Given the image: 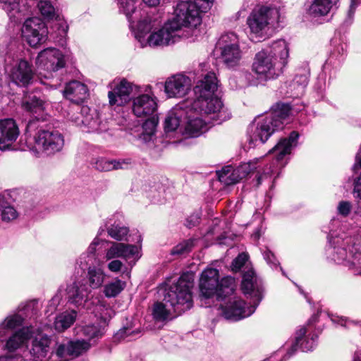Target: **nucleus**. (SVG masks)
I'll list each match as a JSON object with an SVG mask.
<instances>
[{"instance_id": "nucleus-1", "label": "nucleus", "mask_w": 361, "mask_h": 361, "mask_svg": "<svg viewBox=\"0 0 361 361\" xmlns=\"http://www.w3.org/2000/svg\"><path fill=\"white\" fill-rule=\"evenodd\" d=\"M217 78L214 73L207 74L195 87L196 99L192 108L201 114L210 115L219 123L230 118V114L224 107L221 99L215 94L217 90Z\"/></svg>"}, {"instance_id": "nucleus-2", "label": "nucleus", "mask_w": 361, "mask_h": 361, "mask_svg": "<svg viewBox=\"0 0 361 361\" xmlns=\"http://www.w3.org/2000/svg\"><path fill=\"white\" fill-rule=\"evenodd\" d=\"M290 111L288 104H278L269 113L256 118L248 128L250 143L255 144L257 141L264 143L276 130L283 128Z\"/></svg>"}, {"instance_id": "nucleus-3", "label": "nucleus", "mask_w": 361, "mask_h": 361, "mask_svg": "<svg viewBox=\"0 0 361 361\" xmlns=\"http://www.w3.org/2000/svg\"><path fill=\"white\" fill-rule=\"evenodd\" d=\"M288 54L287 43L282 39L278 40L256 54L252 70L260 80L274 79L279 75L276 67L277 58L284 65Z\"/></svg>"}, {"instance_id": "nucleus-4", "label": "nucleus", "mask_w": 361, "mask_h": 361, "mask_svg": "<svg viewBox=\"0 0 361 361\" xmlns=\"http://www.w3.org/2000/svg\"><path fill=\"white\" fill-rule=\"evenodd\" d=\"M152 20L149 17H145L137 25L136 38L140 42L142 47H163L174 43L179 38L178 25L173 24L169 20L157 31L145 38V35L153 28Z\"/></svg>"}, {"instance_id": "nucleus-5", "label": "nucleus", "mask_w": 361, "mask_h": 361, "mask_svg": "<svg viewBox=\"0 0 361 361\" xmlns=\"http://www.w3.org/2000/svg\"><path fill=\"white\" fill-rule=\"evenodd\" d=\"M194 286L193 275L182 274L178 281L165 290L164 302L169 303L173 312L180 314L192 307V288Z\"/></svg>"}, {"instance_id": "nucleus-6", "label": "nucleus", "mask_w": 361, "mask_h": 361, "mask_svg": "<svg viewBox=\"0 0 361 361\" xmlns=\"http://www.w3.org/2000/svg\"><path fill=\"white\" fill-rule=\"evenodd\" d=\"M239 43L238 36L233 32L222 35L218 42L220 59L227 68H235L240 63L243 51Z\"/></svg>"}, {"instance_id": "nucleus-7", "label": "nucleus", "mask_w": 361, "mask_h": 361, "mask_svg": "<svg viewBox=\"0 0 361 361\" xmlns=\"http://www.w3.org/2000/svg\"><path fill=\"white\" fill-rule=\"evenodd\" d=\"M278 11L267 6L255 8L247 19V24L252 34L259 39L265 38L269 25L278 18Z\"/></svg>"}, {"instance_id": "nucleus-8", "label": "nucleus", "mask_w": 361, "mask_h": 361, "mask_svg": "<svg viewBox=\"0 0 361 361\" xmlns=\"http://www.w3.org/2000/svg\"><path fill=\"white\" fill-rule=\"evenodd\" d=\"M201 13L202 10L194 1L180 0L175 7L174 17L169 21L178 25L179 31L183 27H196L201 23Z\"/></svg>"}, {"instance_id": "nucleus-9", "label": "nucleus", "mask_w": 361, "mask_h": 361, "mask_svg": "<svg viewBox=\"0 0 361 361\" xmlns=\"http://www.w3.org/2000/svg\"><path fill=\"white\" fill-rule=\"evenodd\" d=\"M39 75L46 78L65 66L63 54L57 49L47 48L40 51L36 59Z\"/></svg>"}, {"instance_id": "nucleus-10", "label": "nucleus", "mask_w": 361, "mask_h": 361, "mask_svg": "<svg viewBox=\"0 0 361 361\" xmlns=\"http://www.w3.org/2000/svg\"><path fill=\"white\" fill-rule=\"evenodd\" d=\"M35 146L47 155L61 151L64 146L63 136L58 131L39 130L35 136Z\"/></svg>"}, {"instance_id": "nucleus-11", "label": "nucleus", "mask_w": 361, "mask_h": 361, "mask_svg": "<svg viewBox=\"0 0 361 361\" xmlns=\"http://www.w3.org/2000/svg\"><path fill=\"white\" fill-rule=\"evenodd\" d=\"M22 35L31 47H37L46 42L48 30L45 23L40 18L35 17L25 21Z\"/></svg>"}, {"instance_id": "nucleus-12", "label": "nucleus", "mask_w": 361, "mask_h": 361, "mask_svg": "<svg viewBox=\"0 0 361 361\" xmlns=\"http://www.w3.org/2000/svg\"><path fill=\"white\" fill-rule=\"evenodd\" d=\"M72 121L78 126L86 128L87 132H99L103 130L99 114L91 111L87 106H82L80 112L71 116Z\"/></svg>"}, {"instance_id": "nucleus-13", "label": "nucleus", "mask_w": 361, "mask_h": 361, "mask_svg": "<svg viewBox=\"0 0 361 361\" xmlns=\"http://www.w3.org/2000/svg\"><path fill=\"white\" fill-rule=\"evenodd\" d=\"M245 303L240 299L233 298L225 305L221 306L222 314L226 319L238 321L250 316L256 307L250 305L245 307Z\"/></svg>"}, {"instance_id": "nucleus-14", "label": "nucleus", "mask_w": 361, "mask_h": 361, "mask_svg": "<svg viewBox=\"0 0 361 361\" xmlns=\"http://www.w3.org/2000/svg\"><path fill=\"white\" fill-rule=\"evenodd\" d=\"M219 271L216 269L207 268L202 271L199 283L202 297L209 298L214 295H217L219 286Z\"/></svg>"}, {"instance_id": "nucleus-15", "label": "nucleus", "mask_w": 361, "mask_h": 361, "mask_svg": "<svg viewBox=\"0 0 361 361\" xmlns=\"http://www.w3.org/2000/svg\"><path fill=\"white\" fill-rule=\"evenodd\" d=\"M190 79L178 74L169 78L165 82V92L169 97H183L191 88Z\"/></svg>"}, {"instance_id": "nucleus-16", "label": "nucleus", "mask_w": 361, "mask_h": 361, "mask_svg": "<svg viewBox=\"0 0 361 361\" xmlns=\"http://www.w3.org/2000/svg\"><path fill=\"white\" fill-rule=\"evenodd\" d=\"M19 135L16 122L11 118L0 120V150L8 148Z\"/></svg>"}, {"instance_id": "nucleus-17", "label": "nucleus", "mask_w": 361, "mask_h": 361, "mask_svg": "<svg viewBox=\"0 0 361 361\" xmlns=\"http://www.w3.org/2000/svg\"><path fill=\"white\" fill-rule=\"evenodd\" d=\"M111 246L106 250L104 259L106 261L123 258L126 259L134 257L138 252L137 246L123 243L111 242Z\"/></svg>"}, {"instance_id": "nucleus-18", "label": "nucleus", "mask_w": 361, "mask_h": 361, "mask_svg": "<svg viewBox=\"0 0 361 361\" xmlns=\"http://www.w3.org/2000/svg\"><path fill=\"white\" fill-rule=\"evenodd\" d=\"M63 93L67 99L78 105L84 102L89 96L87 87L76 80L66 84Z\"/></svg>"}, {"instance_id": "nucleus-19", "label": "nucleus", "mask_w": 361, "mask_h": 361, "mask_svg": "<svg viewBox=\"0 0 361 361\" xmlns=\"http://www.w3.org/2000/svg\"><path fill=\"white\" fill-rule=\"evenodd\" d=\"M68 301L79 307L82 305L87 300L91 290L82 281H77L67 287Z\"/></svg>"}, {"instance_id": "nucleus-20", "label": "nucleus", "mask_w": 361, "mask_h": 361, "mask_svg": "<svg viewBox=\"0 0 361 361\" xmlns=\"http://www.w3.org/2000/svg\"><path fill=\"white\" fill-rule=\"evenodd\" d=\"M157 109L155 99L148 94H142L133 100V111L137 117L151 116Z\"/></svg>"}, {"instance_id": "nucleus-21", "label": "nucleus", "mask_w": 361, "mask_h": 361, "mask_svg": "<svg viewBox=\"0 0 361 361\" xmlns=\"http://www.w3.org/2000/svg\"><path fill=\"white\" fill-rule=\"evenodd\" d=\"M131 92V84L126 80H122L112 91L109 92L108 96L110 104L124 105L129 101Z\"/></svg>"}, {"instance_id": "nucleus-22", "label": "nucleus", "mask_w": 361, "mask_h": 361, "mask_svg": "<svg viewBox=\"0 0 361 361\" xmlns=\"http://www.w3.org/2000/svg\"><path fill=\"white\" fill-rule=\"evenodd\" d=\"M11 75L16 84L25 86L30 83L33 76V72L29 63L21 59L13 66Z\"/></svg>"}, {"instance_id": "nucleus-23", "label": "nucleus", "mask_w": 361, "mask_h": 361, "mask_svg": "<svg viewBox=\"0 0 361 361\" xmlns=\"http://www.w3.org/2000/svg\"><path fill=\"white\" fill-rule=\"evenodd\" d=\"M32 336L31 329L23 327L13 334L6 341L4 349L8 353H13L26 344Z\"/></svg>"}, {"instance_id": "nucleus-24", "label": "nucleus", "mask_w": 361, "mask_h": 361, "mask_svg": "<svg viewBox=\"0 0 361 361\" xmlns=\"http://www.w3.org/2000/svg\"><path fill=\"white\" fill-rule=\"evenodd\" d=\"M185 114L187 122L185 126V135L189 137H198L208 129L207 123L198 116L192 115V110Z\"/></svg>"}, {"instance_id": "nucleus-25", "label": "nucleus", "mask_w": 361, "mask_h": 361, "mask_svg": "<svg viewBox=\"0 0 361 361\" xmlns=\"http://www.w3.org/2000/svg\"><path fill=\"white\" fill-rule=\"evenodd\" d=\"M50 338L45 334H38L32 341L30 353L35 359L45 358L50 350Z\"/></svg>"}, {"instance_id": "nucleus-26", "label": "nucleus", "mask_w": 361, "mask_h": 361, "mask_svg": "<svg viewBox=\"0 0 361 361\" xmlns=\"http://www.w3.org/2000/svg\"><path fill=\"white\" fill-rule=\"evenodd\" d=\"M299 134L293 131L288 138L281 139L269 152L274 153L276 159L281 160L286 154H290L293 147L297 145Z\"/></svg>"}, {"instance_id": "nucleus-27", "label": "nucleus", "mask_w": 361, "mask_h": 361, "mask_svg": "<svg viewBox=\"0 0 361 361\" xmlns=\"http://www.w3.org/2000/svg\"><path fill=\"white\" fill-rule=\"evenodd\" d=\"M4 4V9L11 18L18 20L27 11L28 7L25 0H0Z\"/></svg>"}, {"instance_id": "nucleus-28", "label": "nucleus", "mask_w": 361, "mask_h": 361, "mask_svg": "<svg viewBox=\"0 0 361 361\" xmlns=\"http://www.w3.org/2000/svg\"><path fill=\"white\" fill-rule=\"evenodd\" d=\"M338 0H314L308 8V13L312 17L327 15Z\"/></svg>"}, {"instance_id": "nucleus-29", "label": "nucleus", "mask_w": 361, "mask_h": 361, "mask_svg": "<svg viewBox=\"0 0 361 361\" xmlns=\"http://www.w3.org/2000/svg\"><path fill=\"white\" fill-rule=\"evenodd\" d=\"M188 112L185 111L182 108H175L170 111L164 121V129L166 132H173L176 130L180 126L182 118L188 114Z\"/></svg>"}, {"instance_id": "nucleus-30", "label": "nucleus", "mask_w": 361, "mask_h": 361, "mask_svg": "<svg viewBox=\"0 0 361 361\" xmlns=\"http://www.w3.org/2000/svg\"><path fill=\"white\" fill-rule=\"evenodd\" d=\"M106 310L107 312L105 315H102L101 317L102 324L99 326L90 324L82 328V334L85 336L91 339L101 336L103 334L104 327L107 325L108 321L111 317L110 312H111V310H108L107 309Z\"/></svg>"}, {"instance_id": "nucleus-31", "label": "nucleus", "mask_w": 361, "mask_h": 361, "mask_svg": "<svg viewBox=\"0 0 361 361\" xmlns=\"http://www.w3.org/2000/svg\"><path fill=\"white\" fill-rule=\"evenodd\" d=\"M87 286L90 289H96L102 286L104 281L105 274L101 268L90 267L87 272Z\"/></svg>"}, {"instance_id": "nucleus-32", "label": "nucleus", "mask_w": 361, "mask_h": 361, "mask_svg": "<svg viewBox=\"0 0 361 361\" xmlns=\"http://www.w3.org/2000/svg\"><path fill=\"white\" fill-rule=\"evenodd\" d=\"M77 312L71 310L64 312L56 317L54 322L55 329L58 331H63L69 328L75 321Z\"/></svg>"}, {"instance_id": "nucleus-33", "label": "nucleus", "mask_w": 361, "mask_h": 361, "mask_svg": "<svg viewBox=\"0 0 361 361\" xmlns=\"http://www.w3.org/2000/svg\"><path fill=\"white\" fill-rule=\"evenodd\" d=\"M157 124L158 117L156 115L147 118L142 125L143 132L139 137L140 140L144 142H149L152 140Z\"/></svg>"}, {"instance_id": "nucleus-34", "label": "nucleus", "mask_w": 361, "mask_h": 361, "mask_svg": "<svg viewBox=\"0 0 361 361\" xmlns=\"http://www.w3.org/2000/svg\"><path fill=\"white\" fill-rule=\"evenodd\" d=\"M217 174L219 181L226 185L237 183L241 180L235 169H233L231 166H225Z\"/></svg>"}, {"instance_id": "nucleus-35", "label": "nucleus", "mask_w": 361, "mask_h": 361, "mask_svg": "<svg viewBox=\"0 0 361 361\" xmlns=\"http://www.w3.org/2000/svg\"><path fill=\"white\" fill-rule=\"evenodd\" d=\"M241 288L245 294H250L255 289H257V293H259L257 276L252 270L250 269L244 273Z\"/></svg>"}, {"instance_id": "nucleus-36", "label": "nucleus", "mask_w": 361, "mask_h": 361, "mask_svg": "<svg viewBox=\"0 0 361 361\" xmlns=\"http://www.w3.org/2000/svg\"><path fill=\"white\" fill-rule=\"evenodd\" d=\"M126 287V282L116 279L104 286V293L107 298L117 296Z\"/></svg>"}, {"instance_id": "nucleus-37", "label": "nucleus", "mask_w": 361, "mask_h": 361, "mask_svg": "<svg viewBox=\"0 0 361 361\" xmlns=\"http://www.w3.org/2000/svg\"><path fill=\"white\" fill-rule=\"evenodd\" d=\"M0 212L3 221L9 222L16 219L18 214L16 209L8 204L4 198L0 195Z\"/></svg>"}, {"instance_id": "nucleus-38", "label": "nucleus", "mask_w": 361, "mask_h": 361, "mask_svg": "<svg viewBox=\"0 0 361 361\" xmlns=\"http://www.w3.org/2000/svg\"><path fill=\"white\" fill-rule=\"evenodd\" d=\"M23 323V318L18 314L7 317L0 324V336H2L6 334V331L12 330Z\"/></svg>"}, {"instance_id": "nucleus-39", "label": "nucleus", "mask_w": 361, "mask_h": 361, "mask_svg": "<svg viewBox=\"0 0 361 361\" xmlns=\"http://www.w3.org/2000/svg\"><path fill=\"white\" fill-rule=\"evenodd\" d=\"M90 347V343L83 340L70 341L67 345V355L78 357L86 352Z\"/></svg>"}, {"instance_id": "nucleus-40", "label": "nucleus", "mask_w": 361, "mask_h": 361, "mask_svg": "<svg viewBox=\"0 0 361 361\" xmlns=\"http://www.w3.org/2000/svg\"><path fill=\"white\" fill-rule=\"evenodd\" d=\"M169 303L157 302L154 305L152 314L157 321H164L171 316L172 308H169Z\"/></svg>"}, {"instance_id": "nucleus-41", "label": "nucleus", "mask_w": 361, "mask_h": 361, "mask_svg": "<svg viewBox=\"0 0 361 361\" xmlns=\"http://www.w3.org/2000/svg\"><path fill=\"white\" fill-rule=\"evenodd\" d=\"M235 279L231 276H226L219 282L217 296L219 298L231 294L235 290Z\"/></svg>"}, {"instance_id": "nucleus-42", "label": "nucleus", "mask_w": 361, "mask_h": 361, "mask_svg": "<svg viewBox=\"0 0 361 361\" xmlns=\"http://www.w3.org/2000/svg\"><path fill=\"white\" fill-rule=\"evenodd\" d=\"M128 162L125 160L122 161H116V160H106V159H99L96 162V168L99 171H109L111 170H117L119 169H122V165L123 164H128Z\"/></svg>"}, {"instance_id": "nucleus-43", "label": "nucleus", "mask_w": 361, "mask_h": 361, "mask_svg": "<svg viewBox=\"0 0 361 361\" xmlns=\"http://www.w3.org/2000/svg\"><path fill=\"white\" fill-rule=\"evenodd\" d=\"M42 106L43 102L35 96L25 97L22 102V107L27 111L37 112Z\"/></svg>"}, {"instance_id": "nucleus-44", "label": "nucleus", "mask_w": 361, "mask_h": 361, "mask_svg": "<svg viewBox=\"0 0 361 361\" xmlns=\"http://www.w3.org/2000/svg\"><path fill=\"white\" fill-rule=\"evenodd\" d=\"M128 231V228L118 225H112L107 229L108 235L116 240H124Z\"/></svg>"}, {"instance_id": "nucleus-45", "label": "nucleus", "mask_w": 361, "mask_h": 361, "mask_svg": "<svg viewBox=\"0 0 361 361\" xmlns=\"http://www.w3.org/2000/svg\"><path fill=\"white\" fill-rule=\"evenodd\" d=\"M260 159H255L249 162L243 163L235 169L240 179L245 178L250 173L257 169V164Z\"/></svg>"}, {"instance_id": "nucleus-46", "label": "nucleus", "mask_w": 361, "mask_h": 361, "mask_svg": "<svg viewBox=\"0 0 361 361\" xmlns=\"http://www.w3.org/2000/svg\"><path fill=\"white\" fill-rule=\"evenodd\" d=\"M120 11H121L128 18L129 21H132L131 15L135 11L136 0H118Z\"/></svg>"}, {"instance_id": "nucleus-47", "label": "nucleus", "mask_w": 361, "mask_h": 361, "mask_svg": "<svg viewBox=\"0 0 361 361\" xmlns=\"http://www.w3.org/2000/svg\"><path fill=\"white\" fill-rule=\"evenodd\" d=\"M37 7L42 15L47 18H51L54 15V8L51 3L47 0H40Z\"/></svg>"}, {"instance_id": "nucleus-48", "label": "nucleus", "mask_w": 361, "mask_h": 361, "mask_svg": "<svg viewBox=\"0 0 361 361\" xmlns=\"http://www.w3.org/2000/svg\"><path fill=\"white\" fill-rule=\"evenodd\" d=\"M192 246H193V240H185V241L180 243L176 247H174L171 250V253L173 255H182V254H184L185 252L190 251Z\"/></svg>"}, {"instance_id": "nucleus-49", "label": "nucleus", "mask_w": 361, "mask_h": 361, "mask_svg": "<svg viewBox=\"0 0 361 361\" xmlns=\"http://www.w3.org/2000/svg\"><path fill=\"white\" fill-rule=\"evenodd\" d=\"M352 211V204L349 201H341L337 206V214L343 217L348 216Z\"/></svg>"}, {"instance_id": "nucleus-50", "label": "nucleus", "mask_w": 361, "mask_h": 361, "mask_svg": "<svg viewBox=\"0 0 361 361\" xmlns=\"http://www.w3.org/2000/svg\"><path fill=\"white\" fill-rule=\"evenodd\" d=\"M139 331L137 330H132L129 327H123L114 336L116 340H123L128 337H131L135 334H137Z\"/></svg>"}, {"instance_id": "nucleus-51", "label": "nucleus", "mask_w": 361, "mask_h": 361, "mask_svg": "<svg viewBox=\"0 0 361 361\" xmlns=\"http://www.w3.org/2000/svg\"><path fill=\"white\" fill-rule=\"evenodd\" d=\"M306 333V329L305 328H301L298 332V336L296 337L295 341L292 344L290 348L288 350L286 355H285L286 359H288L290 357L298 350V343L300 341L302 336H303Z\"/></svg>"}, {"instance_id": "nucleus-52", "label": "nucleus", "mask_w": 361, "mask_h": 361, "mask_svg": "<svg viewBox=\"0 0 361 361\" xmlns=\"http://www.w3.org/2000/svg\"><path fill=\"white\" fill-rule=\"evenodd\" d=\"M247 259L248 256L247 254L244 252L239 254L238 256L235 259H233L232 262V270L234 271H238V270H240Z\"/></svg>"}, {"instance_id": "nucleus-53", "label": "nucleus", "mask_w": 361, "mask_h": 361, "mask_svg": "<svg viewBox=\"0 0 361 361\" xmlns=\"http://www.w3.org/2000/svg\"><path fill=\"white\" fill-rule=\"evenodd\" d=\"M214 0H195L194 3L198 4V7L202 12L206 13L209 10L213 4Z\"/></svg>"}, {"instance_id": "nucleus-54", "label": "nucleus", "mask_w": 361, "mask_h": 361, "mask_svg": "<svg viewBox=\"0 0 361 361\" xmlns=\"http://www.w3.org/2000/svg\"><path fill=\"white\" fill-rule=\"evenodd\" d=\"M123 267V262L121 260L116 259H113V260L111 261L107 266L109 270L111 272H118L121 270Z\"/></svg>"}, {"instance_id": "nucleus-55", "label": "nucleus", "mask_w": 361, "mask_h": 361, "mask_svg": "<svg viewBox=\"0 0 361 361\" xmlns=\"http://www.w3.org/2000/svg\"><path fill=\"white\" fill-rule=\"evenodd\" d=\"M315 345L314 341L312 338L307 339L300 344L302 351L312 350Z\"/></svg>"}, {"instance_id": "nucleus-56", "label": "nucleus", "mask_w": 361, "mask_h": 361, "mask_svg": "<svg viewBox=\"0 0 361 361\" xmlns=\"http://www.w3.org/2000/svg\"><path fill=\"white\" fill-rule=\"evenodd\" d=\"M336 256L334 257V260L341 262L347 258V252L344 248H338L336 251Z\"/></svg>"}, {"instance_id": "nucleus-57", "label": "nucleus", "mask_w": 361, "mask_h": 361, "mask_svg": "<svg viewBox=\"0 0 361 361\" xmlns=\"http://www.w3.org/2000/svg\"><path fill=\"white\" fill-rule=\"evenodd\" d=\"M294 83H298L301 89H303L307 84V77L305 75L297 76L293 80Z\"/></svg>"}, {"instance_id": "nucleus-58", "label": "nucleus", "mask_w": 361, "mask_h": 361, "mask_svg": "<svg viewBox=\"0 0 361 361\" xmlns=\"http://www.w3.org/2000/svg\"><path fill=\"white\" fill-rule=\"evenodd\" d=\"M264 257L268 263L272 264L274 265L277 264L276 259L274 254L271 253V252L267 251V252H264Z\"/></svg>"}, {"instance_id": "nucleus-59", "label": "nucleus", "mask_w": 361, "mask_h": 361, "mask_svg": "<svg viewBox=\"0 0 361 361\" xmlns=\"http://www.w3.org/2000/svg\"><path fill=\"white\" fill-rule=\"evenodd\" d=\"M19 358L17 354L4 355L0 356V361H17Z\"/></svg>"}, {"instance_id": "nucleus-60", "label": "nucleus", "mask_w": 361, "mask_h": 361, "mask_svg": "<svg viewBox=\"0 0 361 361\" xmlns=\"http://www.w3.org/2000/svg\"><path fill=\"white\" fill-rule=\"evenodd\" d=\"M199 221V217L197 215H192L189 217V219H187V226L188 227H192L195 226Z\"/></svg>"}, {"instance_id": "nucleus-61", "label": "nucleus", "mask_w": 361, "mask_h": 361, "mask_svg": "<svg viewBox=\"0 0 361 361\" xmlns=\"http://www.w3.org/2000/svg\"><path fill=\"white\" fill-rule=\"evenodd\" d=\"M59 30V35H62L66 34L68 26L63 23H56L54 25Z\"/></svg>"}, {"instance_id": "nucleus-62", "label": "nucleus", "mask_w": 361, "mask_h": 361, "mask_svg": "<svg viewBox=\"0 0 361 361\" xmlns=\"http://www.w3.org/2000/svg\"><path fill=\"white\" fill-rule=\"evenodd\" d=\"M56 354L59 357H63L65 355H67V345H60L56 350Z\"/></svg>"}, {"instance_id": "nucleus-63", "label": "nucleus", "mask_w": 361, "mask_h": 361, "mask_svg": "<svg viewBox=\"0 0 361 361\" xmlns=\"http://www.w3.org/2000/svg\"><path fill=\"white\" fill-rule=\"evenodd\" d=\"M100 243V240L98 238H95L93 240V242L88 247V251L90 253H94L96 250V247Z\"/></svg>"}, {"instance_id": "nucleus-64", "label": "nucleus", "mask_w": 361, "mask_h": 361, "mask_svg": "<svg viewBox=\"0 0 361 361\" xmlns=\"http://www.w3.org/2000/svg\"><path fill=\"white\" fill-rule=\"evenodd\" d=\"M161 0H143L145 4L149 6H157L159 4Z\"/></svg>"}]
</instances>
